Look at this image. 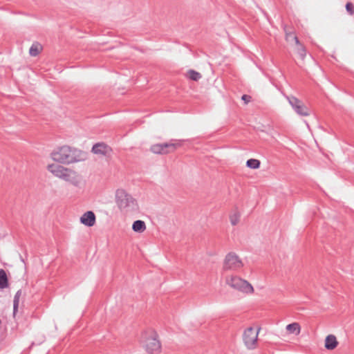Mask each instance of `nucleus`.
Returning <instances> with one entry per match:
<instances>
[{"label": "nucleus", "instance_id": "f257e3e1", "mask_svg": "<svg viewBox=\"0 0 354 354\" xmlns=\"http://www.w3.org/2000/svg\"><path fill=\"white\" fill-rule=\"evenodd\" d=\"M55 162L46 165V169L53 176L62 180L72 185L80 187L85 185V180L78 171L62 165H71L86 159L85 152L68 145L55 149L50 154Z\"/></svg>", "mask_w": 354, "mask_h": 354}, {"label": "nucleus", "instance_id": "f03ea898", "mask_svg": "<svg viewBox=\"0 0 354 354\" xmlns=\"http://www.w3.org/2000/svg\"><path fill=\"white\" fill-rule=\"evenodd\" d=\"M226 283L234 289L244 293L248 294L254 292L252 286L248 281L236 275L227 277Z\"/></svg>", "mask_w": 354, "mask_h": 354}, {"label": "nucleus", "instance_id": "7ed1b4c3", "mask_svg": "<svg viewBox=\"0 0 354 354\" xmlns=\"http://www.w3.org/2000/svg\"><path fill=\"white\" fill-rule=\"evenodd\" d=\"M181 146V141L158 143L151 146L150 151L156 154H167L174 152L178 147Z\"/></svg>", "mask_w": 354, "mask_h": 354}, {"label": "nucleus", "instance_id": "20e7f679", "mask_svg": "<svg viewBox=\"0 0 354 354\" xmlns=\"http://www.w3.org/2000/svg\"><path fill=\"white\" fill-rule=\"evenodd\" d=\"M259 331L252 327H249L245 330L243 335V339L245 346L248 349H253L258 339Z\"/></svg>", "mask_w": 354, "mask_h": 354}, {"label": "nucleus", "instance_id": "39448f33", "mask_svg": "<svg viewBox=\"0 0 354 354\" xmlns=\"http://www.w3.org/2000/svg\"><path fill=\"white\" fill-rule=\"evenodd\" d=\"M286 98L298 115L301 116H308L310 115L308 108L301 100L294 96H287Z\"/></svg>", "mask_w": 354, "mask_h": 354}, {"label": "nucleus", "instance_id": "423d86ee", "mask_svg": "<svg viewBox=\"0 0 354 354\" xmlns=\"http://www.w3.org/2000/svg\"><path fill=\"white\" fill-rule=\"evenodd\" d=\"M243 266V263L239 256L234 252H229L224 259V270H234Z\"/></svg>", "mask_w": 354, "mask_h": 354}, {"label": "nucleus", "instance_id": "0eeeda50", "mask_svg": "<svg viewBox=\"0 0 354 354\" xmlns=\"http://www.w3.org/2000/svg\"><path fill=\"white\" fill-rule=\"evenodd\" d=\"M157 337L158 335L154 332L153 336L146 339L145 347L149 353L154 354L160 351L161 344Z\"/></svg>", "mask_w": 354, "mask_h": 354}, {"label": "nucleus", "instance_id": "6e6552de", "mask_svg": "<svg viewBox=\"0 0 354 354\" xmlns=\"http://www.w3.org/2000/svg\"><path fill=\"white\" fill-rule=\"evenodd\" d=\"M91 152L99 156H109L112 149L104 142H97L93 146Z\"/></svg>", "mask_w": 354, "mask_h": 354}, {"label": "nucleus", "instance_id": "1a4fd4ad", "mask_svg": "<svg viewBox=\"0 0 354 354\" xmlns=\"http://www.w3.org/2000/svg\"><path fill=\"white\" fill-rule=\"evenodd\" d=\"M80 221L84 226L88 227H93L96 222L95 214L91 210L86 211L81 216Z\"/></svg>", "mask_w": 354, "mask_h": 354}, {"label": "nucleus", "instance_id": "9d476101", "mask_svg": "<svg viewBox=\"0 0 354 354\" xmlns=\"http://www.w3.org/2000/svg\"><path fill=\"white\" fill-rule=\"evenodd\" d=\"M120 206H124L127 212L131 214H136L140 212V207L138 204V201H119Z\"/></svg>", "mask_w": 354, "mask_h": 354}, {"label": "nucleus", "instance_id": "9b49d317", "mask_svg": "<svg viewBox=\"0 0 354 354\" xmlns=\"http://www.w3.org/2000/svg\"><path fill=\"white\" fill-rule=\"evenodd\" d=\"M338 345V342L334 335H328L325 339V348L327 350L332 351Z\"/></svg>", "mask_w": 354, "mask_h": 354}, {"label": "nucleus", "instance_id": "f8f14e48", "mask_svg": "<svg viewBox=\"0 0 354 354\" xmlns=\"http://www.w3.org/2000/svg\"><path fill=\"white\" fill-rule=\"evenodd\" d=\"M132 230L135 232L142 233L146 230L145 223L142 220H136L133 223Z\"/></svg>", "mask_w": 354, "mask_h": 354}, {"label": "nucleus", "instance_id": "ddd939ff", "mask_svg": "<svg viewBox=\"0 0 354 354\" xmlns=\"http://www.w3.org/2000/svg\"><path fill=\"white\" fill-rule=\"evenodd\" d=\"M8 286L9 282L6 272L3 269H0V289L6 288Z\"/></svg>", "mask_w": 354, "mask_h": 354}, {"label": "nucleus", "instance_id": "4468645a", "mask_svg": "<svg viewBox=\"0 0 354 354\" xmlns=\"http://www.w3.org/2000/svg\"><path fill=\"white\" fill-rule=\"evenodd\" d=\"M42 49V46L40 44L35 42L30 46L29 53L31 56L35 57L41 52Z\"/></svg>", "mask_w": 354, "mask_h": 354}, {"label": "nucleus", "instance_id": "2eb2a0df", "mask_svg": "<svg viewBox=\"0 0 354 354\" xmlns=\"http://www.w3.org/2000/svg\"><path fill=\"white\" fill-rule=\"evenodd\" d=\"M286 330L292 334H299L301 330V327L299 323L293 322L286 326Z\"/></svg>", "mask_w": 354, "mask_h": 354}, {"label": "nucleus", "instance_id": "dca6fc26", "mask_svg": "<svg viewBox=\"0 0 354 354\" xmlns=\"http://www.w3.org/2000/svg\"><path fill=\"white\" fill-rule=\"evenodd\" d=\"M21 295V290H17V292L15 293V295L14 296V299H13V315H14V316L18 311L19 298H20Z\"/></svg>", "mask_w": 354, "mask_h": 354}, {"label": "nucleus", "instance_id": "f3484780", "mask_svg": "<svg viewBox=\"0 0 354 354\" xmlns=\"http://www.w3.org/2000/svg\"><path fill=\"white\" fill-rule=\"evenodd\" d=\"M115 199H122L123 198H127L129 197H131V196L128 194V192L125 189H124L122 188H120L115 191Z\"/></svg>", "mask_w": 354, "mask_h": 354}, {"label": "nucleus", "instance_id": "a211bd4d", "mask_svg": "<svg viewBox=\"0 0 354 354\" xmlns=\"http://www.w3.org/2000/svg\"><path fill=\"white\" fill-rule=\"evenodd\" d=\"M186 76L192 80L198 81L201 78V75L194 70H189L187 71Z\"/></svg>", "mask_w": 354, "mask_h": 354}, {"label": "nucleus", "instance_id": "6ab92c4d", "mask_svg": "<svg viewBox=\"0 0 354 354\" xmlns=\"http://www.w3.org/2000/svg\"><path fill=\"white\" fill-rule=\"evenodd\" d=\"M241 214L238 211H236L233 214L230 215V221L232 225H236L239 222Z\"/></svg>", "mask_w": 354, "mask_h": 354}, {"label": "nucleus", "instance_id": "aec40b11", "mask_svg": "<svg viewBox=\"0 0 354 354\" xmlns=\"http://www.w3.org/2000/svg\"><path fill=\"white\" fill-rule=\"evenodd\" d=\"M260 164H261V162L259 160L253 159V158L249 159L246 162L247 167H248L249 168H251V169H254L259 168Z\"/></svg>", "mask_w": 354, "mask_h": 354}, {"label": "nucleus", "instance_id": "412c9836", "mask_svg": "<svg viewBox=\"0 0 354 354\" xmlns=\"http://www.w3.org/2000/svg\"><path fill=\"white\" fill-rule=\"evenodd\" d=\"M286 32V39L288 42L295 41L296 44H299L298 38L292 32H288L287 30L285 28Z\"/></svg>", "mask_w": 354, "mask_h": 354}, {"label": "nucleus", "instance_id": "4be33fe9", "mask_svg": "<svg viewBox=\"0 0 354 354\" xmlns=\"http://www.w3.org/2000/svg\"><path fill=\"white\" fill-rule=\"evenodd\" d=\"M297 45V54L299 55V56L300 57V58L301 59H304L306 57V48H304V46H302L300 42H299V44H296Z\"/></svg>", "mask_w": 354, "mask_h": 354}, {"label": "nucleus", "instance_id": "5701e85b", "mask_svg": "<svg viewBox=\"0 0 354 354\" xmlns=\"http://www.w3.org/2000/svg\"><path fill=\"white\" fill-rule=\"evenodd\" d=\"M346 9L350 15H352L354 14V6L351 3L348 2L346 3Z\"/></svg>", "mask_w": 354, "mask_h": 354}, {"label": "nucleus", "instance_id": "b1692460", "mask_svg": "<svg viewBox=\"0 0 354 354\" xmlns=\"http://www.w3.org/2000/svg\"><path fill=\"white\" fill-rule=\"evenodd\" d=\"M250 96L247 95H243L242 96V100L245 101V103H248L250 100Z\"/></svg>", "mask_w": 354, "mask_h": 354}]
</instances>
